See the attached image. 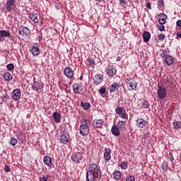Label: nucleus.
<instances>
[{
	"mask_svg": "<svg viewBox=\"0 0 181 181\" xmlns=\"http://www.w3.org/2000/svg\"><path fill=\"white\" fill-rule=\"evenodd\" d=\"M90 132V120L87 119H83L81 120V124L79 127V134L82 135V136H86V135H88Z\"/></svg>",
	"mask_w": 181,
	"mask_h": 181,
	"instance_id": "obj_1",
	"label": "nucleus"
},
{
	"mask_svg": "<svg viewBox=\"0 0 181 181\" xmlns=\"http://www.w3.org/2000/svg\"><path fill=\"white\" fill-rule=\"evenodd\" d=\"M157 90V97L160 100H163L165 98L166 95H168V92L166 91V88L163 86H158Z\"/></svg>",
	"mask_w": 181,
	"mask_h": 181,
	"instance_id": "obj_2",
	"label": "nucleus"
},
{
	"mask_svg": "<svg viewBox=\"0 0 181 181\" xmlns=\"http://www.w3.org/2000/svg\"><path fill=\"white\" fill-rule=\"evenodd\" d=\"M64 75L69 80H73L74 78V71L70 66L66 67L64 69Z\"/></svg>",
	"mask_w": 181,
	"mask_h": 181,
	"instance_id": "obj_3",
	"label": "nucleus"
},
{
	"mask_svg": "<svg viewBox=\"0 0 181 181\" xmlns=\"http://www.w3.org/2000/svg\"><path fill=\"white\" fill-rule=\"evenodd\" d=\"M15 0H8L6 2V9L7 12H15L16 4Z\"/></svg>",
	"mask_w": 181,
	"mask_h": 181,
	"instance_id": "obj_4",
	"label": "nucleus"
},
{
	"mask_svg": "<svg viewBox=\"0 0 181 181\" xmlns=\"http://www.w3.org/2000/svg\"><path fill=\"white\" fill-rule=\"evenodd\" d=\"M126 84L128 90H136V87L138 86L136 81L134 79H127Z\"/></svg>",
	"mask_w": 181,
	"mask_h": 181,
	"instance_id": "obj_5",
	"label": "nucleus"
},
{
	"mask_svg": "<svg viewBox=\"0 0 181 181\" xmlns=\"http://www.w3.org/2000/svg\"><path fill=\"white\" fill-rule=\"evenodd\" d=\"M71 159L75 163H78V162L83 159V153L80 152L74 153L72 154Z\"/></svg>",
	"mask_w": 181,
	"mask_h": 181,
	"instance_id": "obj_6",
	"label": "nucleus"
},
{
	"mask_svg": "<svg viewBox=\"0 0 181 181\" xmlns=\"http://www.w3.org/2000/svg\"><path fill=\"white\" fill-rule=\"evenodd\" d=\"M18 35L21 36H29L30 35V30L25 26H21L18 28Z\"/></svg>",
	"mask_w": 181,
	"mask_h": 181,
	"instance_id": "obj_7",
	"label": "nucleus"
},
{
	"mask_svg": "<svg viewBox=\"0 0 181 181\" xmlns=\"http://www.w3.org/2000/svg\"><path fill=\"white\" fill-rule=\"evenodd\" d=\"M106 73L108 76H115L117 74V69L112 65H108L106 69Z\"/></svg>",
	"mask_w": 181,
	"mask_h": 181,
	"instance_id": "obj_8",
	"label": "nucleus"
},
{
	"mask_svg": "<svg viewBox=\"0 0 181 181\" xmlns=\"http://www.w3.org/2000/svg\"><path fill=\"white\" fill-rule=\"evenodd\" d=\"M86 180L87 181H94L95 180V174L93 170H88L86 173Z\"/></svg>",
	"mask_w": 181,
	"mask_h": 181,
	"instance_id": "obj_9",
	"label": "nucleus"
},
{
	"mask_svg": "<svg viewBox=\"0 0 181 181\" xmlns=\"http://www.w3.org/2000/svg\"><path fill=\"white\" fill-rule=\"evenodd\" d=\"M72 87L75 94H80L83 91V87L80 83H74Z\"/></svg>",
	"mask_w": 181,
	"mask_h": 181,
	"instance_id": "obj_10",
	"label": "nucleus"
},
{
	"mask_svg": "<svg viewBox=\"0 0 181 181\" xmlns=\"http://www.w3.org/2000/svg\"><path fill=\"white\" fill-rule=\"evenodd\" d=\"M103 78H104V76L103 75H95L93 77V84H95V86L101 84V83H103Z\"/></svg>",
	"mask_w": 181,
	"mask_h": 181,
	"instance_id": "obj_11",
	"label": "nucleus"
},
{
	"mask_svg": "<svg viewBox=\"0 0 181 181\" xmlns=\"http://www.w3.org/2000/svg\"><path fill=\"white\" fill-rule=\"evenodd\" d=\"M54 122L59 124L62 122V115L59 112H55L52 114Z\"/></svg>",
	"mask_w": 181,
	"mask_h": 181,
	"instance_id": "obj_12",
	"label": "nucleus"
},
{
	"mask_svg": "<svg viewBox=\"0 0 181 181\" xmlns=\"http://www.w3.org/2000/svg\"><path fill=\"white\" fill-rule=\"evenodd\" d=\"M70 141V136L69 134H62L60 136V141L62 144H67Z\"/></svg>",
	"mask_w": 181,
	"mask_h": 181,
	"instance_id": "obj_13",
	"label": "nucleus"
},
{
	"mask_svg": "<svg viewBox=\"0 0 181 181\" xmlns=\"http://www.w3.org/2000/svg\"><path fill=\"white\" fill-rule=\"evenodd\" d=\"M43 162L48 168H52L53 165V163H52V158H50V156H45Z\"/></svg>",
	"mask_w": 181,
	"mask_h": 181,
	"instance_id": "obj_14",
	"label": "nucleus"
},
{
	"mask_svg": "<svg viewBox=\"0 0 181 181\" xmlns=\"http://www.w3.org/2000/svg\"><path fill=\"white\" fill-rule=\"evenodd\" d=\"M90 170H92V172H95L97 175H100L101 176V170L98 169V167L95 164H90L89 167Z\"/></svg>",
	"mask_w": 181,
	"mask_h": 181,
	"instance_id": "obj_15",
	"label": "nucleus"
},
{
	"mask_svg": "<svg viewBox=\"0 0 181 181\" xmlns=\"http://www.w3.org/2000/svg\"><path fill=\"white\" fill-rule=\"evenodd\" d=\"M104 120H103V119L93 121V126L95 128H102Z\"/></svg>",
	"mask_w": 181,
	"mask_h": 181,
	"instance_id": "obj_16",
	"label": "nucleus"
},
{
	"mask_svg": "<svg viewBox=\"0 0 181 181\" xmlns=\"http://www.w3.org/2000/svg\"><path fill=\"white\" fill-rule=\"evenodd\" d=\"M111 149L108 148H105L104 158L105 160H110L111 159Z\"/></svg>",
	"mask_w": 181,
	"mask_h": 181,
	"instance_id": "obj_17",
	"label": "nucleus"
},
{
	"mask_svg": "<svg viewBox=\"0 0 181 181\" xmlns=\"http://www.w3.org/2000/svg\"><path fill=\"white\" fill-rule=\"evenodd\" d=\"M13 94V98L15 100H19L21 98V90L19 89H15L12 92Z\"/></svg>",
	"mask_w": 181,
	"mask_h": 181,
	"instance_id": "obj_18",
	"label": "nucleus"
},
{
	"mask_svg": "<svg viewBox=\"0 0 181 181\" xmlns=\"http://www.w3.org/2000/svg\"><path fill=\"white\" fill-rule=\"evenodd\" d=\"M146 125V122L144 119H137L136 127L139 128H145Z\"/></svg>",
	"mask_w": 181,
	"mask_h": 181,
	"instance_id": "obj_19",
	"label": "nucleus"
},
{
	"mask_svg": "<svg viewBox=\"0 0 181 181\" xmlns=\"http://www.w3.org/2000/svg\"><path fill=\"white\" fill-rule=\"evenodd\" d=\"M111 132L115 136H119V129L117 125H113L112 127Z\"/></svg>",
	"mask_w": 181,
	"mask_h": 181,
	"instance_id": "obj_20",
	"label": "nucleus"
},
{
	"mask_svg": "<svg viewBox=\"0 0 181 181\" xmlns=\"http://www.w3.org/2000/svg\"><path fill=\"white\" fill-rule=\"evenodd\" d=\"M30 19L34 22V23H37L39 22V18H37V13H30L29 14Z\"/></svg>",
	"mask_w": 181,
	"mask_h": 181,
	"instance_id": "obj_21",
	"label": "nucleus"
},
{
	"mask_svg": "<svg viewBox=\"0 0 181 181\" xmlns=\"http://www.w3.org/2000/svg\"><path fill=\"white\" fill-rule=\"evenodd\" d=\"M165 64L168 66H171V64H173V62H175V58L170 55H168L165 58Z\"/></svg>",
	"mask_w": 181,
	"mask_h": 181,
	"instance_id": "obj_22",
	"label": "nucleus"
},
{
	"mask_svg": "<svg viewBox=\"0 0 181 181\" xmlns=\"http://www.w3.org/2000/svg\"><path fill=\"white\" fill-rule=\"evenodd\" d=\"M33 90H34V91H39V90H42V83L35 81L33 85Z\"/></svg>",
	"mask_w": 181,
	"mask_h": 181,
	"instance_id": "obj_23",
	"label": "nucleus"
},
{
	"mask_svg": "<svg viewBox=\"0 0 181 181\" xmlns=\"http://www.w3.org/2000/svg\"><path fill=\"white\" fill-rule=\"evenodd\" d=\"M119 87H121V85L118 83H115L111 85L110 88V93H114L115 90H119Z\"/></svg>",
	"mask_w": 181,
	"mask_h": 181,
	"instance_id": "obj_24",
	"label": "nucleus"
},
{
	"mask_svg": "<svg viewBox=\"0 0 181 181\" xmlns=\"http://www.w3.org/2000/svg\"><path fill=\"white\" fill-rule=\"evenodd\" d=\"M143 39L146 43H148V42H149L151 40V33H149L148 31H145L143 34Z\"/></svg>",
	"mask_w": 181,
	"mask_h": 181,
	"instance_id": "obj_25",
	"label": "nucleus"
},
{
	"mask_svg": "<svg viewBox=\"0 0 181 181\" xmlns=\"http://www.w3.org/2000/svg\"><path fill=\"white\" fill-rule=\"evenodd\" d=\"M3 78L6 80V81H11L13 76L9 72H6L3 74Z\"/></svg>",
	"mask_w": 181,
	"mask_h": 181,
	"instance_id": "obj_26",
	"label": "nucleus"
},
{
	"mask_svg": "<svg viewBox=\"0 0 181 181\" xmlns=\"http://www.w3.org/2000/svg\"><path fill=\"white\" fill-rule=\"evenodd\" d=\"M0 36L1 37H11V33L5 30H0Z\"/></svg>",
	"mask_w": 181,
	"mask_h": 181,
	"instance_id": "obj_27",
	"label": "nucleus"
},
{
	"mask_svg": "<svg viewBox=\"0 0 181 181\" xmlns=\"http://www.w3.org/2000/svg\"><path fill=\"white\" fill-rule=\"evenodd\" d=\"M31 52L33 56H37L40 53V49H39L38 47H33Z\"/></svg>",
	"mask_w": 181,
	"mask_h": 181,
	"instance_id": "obj_28",
	"label": "nucleus"
},
{
	"mask_svg": "<svg viewBox=\"0 0 181 181\" xmlns=\"http://www.w3.org/2000/svg\"><path fill=\"white\" fill-rule=\"evenodd\" d=\"M121 172L119 170L115 171L113 173V177L115 180H119L121 179Z\"/></svg>",
	"mask_w": 181,
	"mask_h": 181,
	"instance_id": "obj_29",
	"label": "nucleus"
},
{
	"mask_svg": "<svg viewBox=\"0 0 181 181\" xmlns=\"http://www.w3.org/2000/svg\"><path fill=\"white\" fill-rule=\"evenodd\" d=\"M119 129H124L125 128V122L121 120L117 122V126Z\"/></svg>",
	"mask_w": 181,
	"mask_h": 181,
	"instance_id": "obj_30",
	"label": "nucleus"
},
{
	"mask_svg": "<svg viewBox=\"0 0 181 181\" xmlns=\"http://www.w3.org/2000/svg\"><path fill=\"white\" fill-rule=\"evenodd\" d=\"M81 107L83 108V110H89L90 105L88 103H84V102H81Z\"/></svg>",
	"mask_w": 181,
	"mask_h": 181,
	"instance_id": "obj_31",
	"label": "nucleus"
},
{
	"mask_svg": "<svg viewBox=\"0 0 181 181\" xmlns=\"http://www.w3.org/2000/svg\"><path fill=\"white\" fill-rule=\"evenodd\" d=\"M173 125L175 129H180L181 128V122L176 121L173 123Z\"/></svg>",
	"mask_w": 181,
	"mask_h": 181,
	"instance_id": "obj_32",
	"label": "nucleus"
},
{
	"mask_svg": "<svg viewBox=\"0 0 181 181\" xmlns=\"http://www.w3.org/2000/svg\"><path fill=\"white\" fill-rule=\"evenodd\" d=\"M120 168L121 169H124V170H126V169H128V163L121 161Z\"/></svg>",
	"mask_w": 181,
	"mask_h": 181,
	"instance_id": "obj_33",
	"label": "nucleus"
},
{
	"mask_svg": "<svg viewBox=\"0 0 181 181\" xmlns=\"http://www.w3.org/2000/svg\"><path fill=\"white\" fill-rule=\"evenodd\" d=\"M142 107H143V108L148 110V108H149V103L147 100H144L142 103Z\"/></svg>",
	"mask_w": 181,
	"mask_h": 181,
	"instance_id": "obj_34",
	"label": "nucleus"
},
{
	"mask_svg": "<svg viewBox=\"0 0 181 181\" xmlns=\"http://www.w3.org/2000/svg\"><path fill=\"white\" fill-rule=\"evenodd\" d=\"M6 69H8L10 71H12L15 69V65L11 63L6 65Z\"/></svg>",
	"mask_w": 181,
	"mask_h": 181,
	"instance_id": "obj_35",
	"label": "nucleus"
},
{
	"mask_svg": "<svg viewBox=\"0 0 181 181\" xmlns=\"http://www.w3.org/2000/svg\"><path fill=\"white\" fill-rule=\"evenodd\" d=\"M161 169L162 170H168V163L163 162L161 165Z\"/></svg>",
	"mask_w": 181,
	"mask_h": 181,
	"instance_id": "obj_36",
	"label": "nucleus"
},
{
	"mask_svg": "<svg viewBox=\"0 0 181 181\" xmlns=\"http://www.w3.org/2000/svg\"><path fill=\"white\" fill-rule=\"evenodd\" d=\"M10 144H11V145H12V146H15V145H16L18 144V139H16L15 138H11Z\"/></svg>",
	"mask_w": 181,
	"mask_h": 181,
	"instance_id": "obj_37",
	"label": "nucleus"
},
{
	"mask_svg": "<svg viewBox=\"0 0 181 181\" xmlns=\"http://www.w3.org/2000/svg\"><path fill=\"white\" fill-rule=\"evenodd\" d=\"M168 159H169L170 162L173 165V160H175V158H173V154L171 152H170Z\"/></svg>",
	"mask_w": 181,
	"mask_h": 181,
	"instance_id": "obj_38",
	"label": "nucleus"
},
{
	"mask_svg": "<svg viewBox=\"0 0 181 181\" xmlns=\"http://www.w3.org/2000/svg\"><path fill=\"white\" fill-rule=\"evenodd\" d=\"M126 181H135V177L134 175H128L126 178Z\"/></svg>",
	"mask_w": 181,
	"mask_h": 181,
	"instance_id": "obj_39",
	"label": "nucleus"
},
{
	"mask_svg": "<svg viewBox=\"0 0 181 181\" xmlns=\"http://www.w3.org/2000/svg\"><path fill=\"white\" fill-rule=\"evenodd\" d=\"M116 111V114H117L118 115H121V114H122V107H117L115 109Z\"/></svg>",
	"mask_w": 181,
	"mask_h": 181,
	"instance_id": "obj_40",
	"label": "nucleus"
},
{
	"mask_svg": "<svg viewBox=\"0 0 181 181\" xmlns=\"http://www.w3.org/2000/svg\"><path fill=\"white\" fill-rule=\"evenodd\" d=\"M40 181H47L49 179V175H44L42 177H39Z\"/></svg>",
	"mask_w": 181,
	"mask_h": 181,
	"instance_id": "obj_41",
	"label": "nucleus"
},
{
	"mask_svg": "<svg viewBox=\"0 0 181 181\" xmlns=\"http://www.w3.org/2000/svg\"><path fill=\"white\" fill-rule=\"evenodd\" d=\"M158 23H160V25H165V23H166V18H159Z\"/></svg>",
	"mask_w": 181,
	"mask_h": 181,
	"instance_id": "obj_42",
	"label": "nucleus"
},
{
	"mask_svg": "<svg viewBox=\"0 0 181 181\" xmlns=\"http://www.w3.org/2000/svg\"><path fill=\"white\" fill-rule=\"evenodd\" d=\"M4 172H6V173H8V172H11V168H9L8 165H4Z\"/></svg>",
	"mask_w": 181,
	"mask_h": 181,
	"instance_id": "obj_43",
	"label": "nucleus"
},
{
	"mask_svg": "<svg viewBox=\"0 0 181 181\" xmlns=\"http://www.w3.org/2000/svg\"><path fill=\"white\" fill-rule=\"evenodd\" d=\"M158 40H165V34H160L158 36Z\"/></svg>",
	"mask_w": 181,
	"mask_h": 181,
	"instance_id": "obj_44",
	"label": "nucleus"
},
{
	"mask_svg": "<svg viewBox=\"0 0 181 181\" xmlns=\"http://www.w3.org/2000/svg\"><path fill=\"white\" fill-rule=\"evenodd\" d=\"M158 30H160V32H163V30H165V26L162 24L158 25Z\"/></svg>",
	"mask_w": 181,
	"mask_h": 181,
	"instance_id": "obj_45",
	"label": "nucleus"
},
{
	"mask_svg": "<svg viewBox=\"0 0 181 181\" xmlns=\"http://www.w3.org/2000/svg\"><path fill=\"white\" fill-rule=\"evenodd\" d=\"M1 100H2V101H4V103L6 102V101H8V94H6V95H3V96L1 97Z\"/></svg>",
	"mask_w": 181,
	"mask_h": 181,
	"instance_id": "obj_46",
	"label": "nucleus"
},
{
	"mask_svg": "<svg viewBox=\"0 0 181 181\" xmlns=\"http://www.w3.org/2000/svg\"><path fill=\"white\" fill-rule=\"evenodd\" d=\"M88 63H89L90 66H94L95 64V62L93 59H90L88 60Z\"/></svg>",
	"mask_w": 181,
	"mask_h": 181,
	"instance_id": "obj_47",
	"label": "nucleus"
},
{
	"mask_svg": "<svg viewBox=\"0 0 181 181\" xmlns=\"http://www.w3.org/2000/svg\"><path fill=\"white\" fill-rule=\"evenodd\" d=\"M107 90L105 89V88H101L100 90H99V93L100 94H105Z\"/></svg>",
	"mask_w": 181,
	"mask_h": 181,
	"instance_id": "obj_48",
	"label": "nucleus"
},
{
	"mask_svg": "<svg viewBox=\"0 0 181 181\" xmlns=\"http://www.w3.org/2000/svg\"><path fill=\"white\" fill-rule=\"evenodd\" d=\"M158 6H159L160 8H162V6H163V0L158 1Z\"/></svg>",
	"mask_w": 181,
	"mask_h": 181,
	"instance_id": "obj_49",
	"label": "nucleus"
},
{
	"mask_svg": "<svg viewBox=\"0 0 181 181\" xmlns=\"http://www.w3.org/2000/svg\"><path fill=\"white\" fill-rule=\"evenodd\" d=\"M120 115L123 119L128 118V115H127V113H122Z\"/></svg>",
	"mask_w": 181,
	"mask_h": 181,
	"instance_id": "obj_50",
	"label": "nucleus"
},
{
	"mask_svg": "<svg viewBox=\"0 0 181 181\" xmlns=\"http://www.w3.org/2000/svg\"><path fill=\"white\" fill-rule=\"evenodd\" d=\"M159 16H161L163 18L168 19V16H166L165 13H160L159 14Z\"/></svg>",
	"mask_w": 181,
	"mask_h": 181,
	"instance_id": "obj_51",
	"label": "nucleus"
},
{
	"mask_svg": "<svg viewBox=\"0 0 181 181\" xmlns=\"http://www.w3.org/2000/svg\"><path fill=\"white\" fill-rule=\"evenodd\" d=\"M177 26H178V28H181V20H178L176 23Z\"/></svg>",
	"mask_w": 181,
	"mask_h": 181,
	"instance_id": "obj_52",
	"label": "nucleus"
},
{
	"mask_svg": "<svg viewBox=\"0 0 181 181\" xmlns=\"http://www.w3.org/2000/svg\"><path fill=\"white\" fill-rule=\"evenodd\" d=\"M146 6H147V8H148V9H152V6L151 5V3H148V4H146Z\"/></svg>",
	"mask_w": 181,
	"mask_h": 181,
	"instance_id": "obj_53",
	"label": "nucleus"
},
{
	"mask_svg": "<svg viewBox=\"0 0 181 181\" xmlns=\"http://www.w3.org/2000/svg\"><path fill=\"white\" fill-rule=\"evenodd\" d=\"M177 37L181 38V31H179V32L177 33Z\"/></svg>",
	"mask_w": 181,
	"mask_h": 181,
	"instance_id": "obj_54",
	"label": "nucleus"
},
{
	"mask_svg": "<svg viewBox=\"0 0 181 181\" xmlns=\"http://www.w3.org/2000/svg\"><path fill=\"white\" fill-rule=\"evenodd\" d=\"M120 4H125V0H119Z\"/></svg>",
	"mask_w": 181,
	"mask_h": 181,
	"instance_id": "obj_55",
	"label": "nucleus"
},
{
	"mask_svg": "<svg viewBox=\"0 0 181 181\" xmlns=\"http://www.w3.org/2000/svg\"><path fill=\"white\" fill-rule=\"evenodd\" d=\"M120 60H121V57H117L116 58V61L119 62Z\"/></svg>",
	"mask_w": 181,
	"mask_h": 181,
	"instance_id": "obj_56",
	"label": "nucleus"
},
{
	"mask_svg": "<svg viewBox=\"0 0 181 181\" xmlns=\"http://www.w3.org/2000/svg\"><path fill=\"white\" fill-rule=\"evenodd\" d=\"M40 40H42V36H39Z\"/></svg>",
	"mask_w": 181,
	"mask_h": 181,
	"instance_id": "obj_57",
	"label": "nucleus"
},
{
	"mask_svg": "<svg viewBox=\"0 0 181 181\" xmlns=\"http://www.w3.org/2000/svg\"><path fill=\"white\" fill-rule=\"evenodd\" d=\"M96 1H101V0H96Z\"/></svg>",
	"mask_w": 181,
	"mask_h": 181,
	"instance_id": "obj_58",
	"label": "nucleus"
},
{
	"mask_svg": "<svg viewBox=\"0 0 181 181\" xmlns=\"http://www.w3.org/2000/svg\"><path fill=\"white\" fill-rule=\"evenodd\" d=\"M8 53H9V51H7Z\"/></svg>",
	"mask_w": 181,
	"mask_h": 181,
	"instance_id": "obj_59",
	"label": "nucleus"
},
{
	"mask_svg": "<svg viewBox=\"0 0 181 181\" xmlns=\"http://www.w3.org/2000/svg\"><path fill=\"white\" fill-rule=\"evenodd\" d=\"M80 80H81V77L80 78Z\"/></svg>",
	"mask_w": 181,
	"mask_h": 181,
	"instance_id": "obj_60",
	"label": "nucleus"
}]
</instances>
